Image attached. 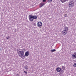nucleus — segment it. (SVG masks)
I'll return each mask as SVG.
<instances>
[{
	"mask_svg": "<svg viewBox=\"0 0 76 76\" xmlns=\"http://www.w3.org/2000/svg\"><path fill=\"white\" fill-rule=\"evenodd\" d=\"M23 50H22L21 51H19L18 53V54L22 59H24L25 58V56L24 55L25 53Z\"/></svg>",
	"mask_w": 76,
	"mask_h": 76,
	"instance_id": "nucleus-1",
	"label": "nucleus"
},
{
	"mask_svg": "<svg viewBox=\"0 0 76 76\" xmlns=\"http://www.w3.org/2000/svg\"><path fill=\"white\" fill-rule=\"evenodd\" d=\"M75 6V4L74 2L72 1H70L69 2V7L70 10H71L72 8L73 7Z\"/></svg>",
	"mask_w": 76,
	"mask_h": 76,
	"instance_id": "nucleus-2",
	"label": "nucleus"
},
{
	"mask_svg": "<svg viewBox=\"0 0 76 76\" xmlns=\"http://www.w3.org/2000/svg\"><path fill=\"white\" fill-rule=\"evenodd\" d=\"M37 18H38V16H37L32 15V16H31L29 17V19L30 21H33V20H34V19H37Z\"/></svg>",
	"mask_w": 76,
	"mask_h": 76,
	"instance_id": "nucleus-3",
	"label": "nucleus"
},
{
	"mask_svg": "<svg viewBox=\"0 0 76 76\" xmlns=\"http://www.w3.org/2000/svg\"><path fill=\"white\" fill-rule=\"evenodd\" d=\"M72 58L73 59H75L76 58V52L73 53L72 56Z\"/></svg>",
	"mask_w": 76,
	"mask_h": 76,
	"instance_id": "nucleus-4",
	"label": "nucleus"
},
{
	"mask_svg": "<svg viewBox=\"0 0 76 76\" xmlns=\"http://www.w3.org/2000/svg\"><path fill=\"white\" fill-rule=\"evenodd\" d=\"M37 26L38 27H41L42 26V23L41 21H39L37 23Z\"/></svg>",
	"mask_w": 76,
	"mask_h": 76,
	"instance_id": "nucleus-5",
	"label": "nucleus"
},
{
	"mask_svg": "<svg viewBox=\"0 0 76 76\" xmlns=\"http://www.w3.org/2000/svg\"><path fill=\"white\" fill-rule=\"evenodd\" d=\"M62 32L63 35H66L67 34V31H66L63 30V31Z\"/></svg>",
	"mask_w": 76,
	"mask_h": 76,
	"instance_id": "nucleus-6",
	"label": "nucleus"
},
{
	"mask_svg": "<svg viewBox=\"0 0 76 76\" xmlns=\"http://www.w3.org/2000/svg\"><path fill=\"white\" fill-rule=\"evenodd\" d=\"M61 70V69L60 67H57L56 69V70L57 72H60Z\"/></svg>",
	"mask_w": 76,
	"mask_h": 76,
	"instance_id": "nucleus-7",
	"label": "nucleus"
},
{
	"mask_svg": "<svg viewBox=\"0 0 76 76\" xmlns=\"http://www.w3.org/2000/svg\"><path fill=\"white\" fill-rule=\"evenodd\" d=\"M25 56L26 57H28L29 56V51H27L25 53Z\"/></svg>",
	"mask_w": 76,
	"mask_h": 76,
	"instance_id": "nucleus-8",
	"label": "nucleus"
},
{
	"mask_svg": "<svg viewBox=\"0 0 76 76\" xmlns=\"http://www.w3.org/2000/svg\"><path fill=\"white\" fill-rule=\"evenodd\" d=\"M63 30L66 31L67 32V31H69V29H68V27L66 26H65Z\"/></svg>",
	"mask_w": 76,
	"mask_h": 76,
	"instance_id": "nucleus-9",
	"label": "nucleus"
},
{
	"mask_svg": "<svg viewBox=\"0 0 76 76\" xmlns=\"http://www.w3.org/2000/svg\"><path fill=\"white\" fill-rule=\"evenodd\" d=\"M45 5V3H41L40 4L39 7H42L43 6H44Z\"/></svg>",
	"mask_w": 76,
	"mask_h": 76,
	"instance_id": "nucleus-10",
	"label": "nucleus"
},
{
	"mask_svg": "<svg viewBox=\"0 0 76 76\" xmlns=\"http://www.w3.org/2000/svg\"><path fill=\"white\" fill-rule=\"evenodd\" d=\"M60 1L62 3H64V2L67 1H68V0H60Z\"/></svg>",
	"mask_w": 76,
	"mask_h": 76,
	"instance_id": "nucleus-11",
	"label": "nucleus"
},
{
	"mask_svg": "<svg viewBox=\"0 0 76 76\" xmlns=\"http://www.w3.org/2000/svg\"><path fill=\"white\" fill-rule=\"evenodd\" d=\"M56 51V50L55 49H53V50H50V51H51V52H54V51Z\"/></svg>",
	"mask_w": 76,
	"mask_h": 76,
	"instance_id": "nucleus-12",
	"label": "nucleus"
},
{
	"mask_svg": "<svg viewBox=\"0 0 76 76\" xmlns=\"http://www.w3.org/2000/svg\"><path fill=\"white\" fill-rule=\"evenodd\" d=\"M24 68L26 70H28V67L27 66H25Z\"/></svg>",
	"mask_w": 76,
	"mask_h": 76,
	"instance_id": "nucleus-13",
	"label": "nucleus"
},
{
	"mask_svg": "<svg viewBox=\"0 0 76 76\" xmlns=\"http://www.w3.org/2000/svg\"><path fill=\"white\" fill-rule=\"evenodd\" d=\"M62 69H63V70H65V69H66V67L65 66H62Z\"/></svg>",
	"mask_w": 76,
	"mask_h": 76,
	"instance_id": "nucleus-14",
	"label": "nucleus"
},
{
	"mask_svg": "<svg viewBox=\"0 0 76 76\" xmlns=\"http://www.w3.org/2000/svg\"><path fill=\"white\" fill-rule=\"evenodd\" d=\"M74 67H76V63H75L73 65Z\"/></svg>",
	"mask_w": 76,
	"mask_h": 76,
	"instance_id": "nucleus-15",
	"label": "nucleus"
},
{
	"mask_svg": "<svg viewBox=\"0 0 76 76\" xmlns=\"http://www.w3.org/2000/svg\"><path fill=\"white\" fill-rule=\"evenodd\" d=\"M52 1H53V0H48V3H50V2H52Z\"/></svg>",
	"mask_w": 76,
	"mask_h": 76,
	"instance_id": "nucleus-16",
	"label": "nucleus"
},
{
	"mask_svg": "<svg viewBox=\"0 0 76 76\" xmlns=\"http://www.w3.org/2000/svg\"><path fill=\"white\" fill-rule=\"evenodd\" d=\"M24 72L26 74H27V73H28V72L25 71H24Z\"/></svg>",
	"mask_w": 76,
	"mask_h": 76,
	"instance_id": "nucleus-17",
	"label": "nucleus"
},
{
	"mask_svg": "<svg viewBox=\"0 0 76 76\" xmlns=\"http://www.w3.org/2000/svg\"><path fill=\"white\" fill-rule=\"evenodd\" d=\"M64 17H67V15L66 14H65L64 15Z\"/></svg>",
	"mask_w": 76,
	"mask_h": 76,
	"instance_id": "nucleus-18",
	"label": "nucleus"
},
{
	"mask_svg": "<svg viewBox=\"0 0 76 76\" xmlns=\"http://www.w3.org/2000/svg\"><path fill=\"white\" fill-rule=\"evenodd\" d=\"M43 2H45V1H46V0H43Z\"/></svg>",
	"mask_w": 76,
	"mask_h": 76,
	"instance_id": "nucleus-19",
	"label": "nucleus"
},
{
	"mask_svg": "<svg viewBox=\"0 0 76 76\" xmlns=\"http://www.w3.org/2000/svg\"><path fill=\"white\" fill-rule=\"evenodd\" d=\"M61 72L62 73L60 75H62V74H63V70L61 71Z\"/></svg>",
	"mask_w": 76,
	"mask_h": 76,
	"instance_id": "nucleus-20",
	"label": "nucleus"
},
{
	"mask_svg": "<svg viewBox=\"0 0 76 76\" xmlns=\"http://www.w3.org/2000/svg\"><path fill=\"white\" fill-rule=\"evenodd\" d=\"M16 76H19V74H17Z\"/></svg>",
	"mask_w": 76,
	"mask_h": 76,
	"instance_id": "nucleus-21",
	"label": "nucleus"
},
{
	"mask_svg": "<svg viewBox=\"0 0 76 76\" xmlns=\"http://www.w3.org/2000/svg\"><path fill=\"white\" fill-rule=\"evenodd\" d=\"M7 39H9V38H7Z\"/></svg>",
	"mask_w": 76,
	"mask_h": 76,
	"instance_id": "nucleus-22",
	"label": "nucleus"
},
{
	"mask_svg": "<svg viewBox=\"0 0 76 76\" xmlns=\"http://www.w3.org/2000/svg\"><path fill=\"white\" fill-rule=\"evenodd\" d=\"M34 24H36V23H35Z\"/></svg>",
	"mask_w": 76,
	"mask_h": 76,
	"instance_id": "nucleus-23",
	"label": "nucleus"
},
{
	"mask_svg": "<svg viewBox=\"0 0 76 76\" xmlns=\"http://www.w3.org/2000/svg\"><path fill=\"white\" fill-rule=\"evenodd\" d=\"M23 50H25L23 49Z\"/></svg>",
	"mask_w": 76,
	"mask_h": 76,
	"instance_id": "nucleus-24",
	"label": "nucleus"
}]
</instances>
